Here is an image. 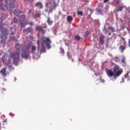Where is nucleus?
<instances>
[{"label": "nucleus", "mask_w": 130, "mask_h": 130, "mask_svg": "<svg viewBox=\"0 0 130 130\" xmlns=\"http://www.w3.org/2000/svg\"><path fill=\"white\" fill-rule=\"evenodd\" d=\"M122 73H123V70L120 68L118 65H115L114 67L113 71L111 70H108L107 75L108 77H113L114 79H116V78H118Z\"/></svg>", "instance_id": "nucleus-1"}, {"label": "nucleus", "mask_w": 130, "mask_h": 130, "mask_svg": "<svg viewBox=\"0 0 130 130\" xmlns=\"http://www.w3.org/2000/svg\"><path fill=\"white\" fill-rule=\"evenodd\" d=\"M23 45H20L19 44H16L15 45V48L17 49L16 52L11 53L10 56L12 57L14 60H18L20 58V49Z\"/></svg>", "instance_id": "nucleus-2"}, {"label": "nucleus", "mask_w": 130, "mask_h": 130, "mask_svg": "<svg viewBox=\"0 0 130 130\" xmlns=\"http://www.w3.org/2000/svg\"><path fill=\"white\" fill-rule=\"evenodd\" d=\"M42 47H44V46H47L48 49H50L51 48V40L49 38H43L42 39V42H41Z\"/></svg>", "instance_id": "nucleus-3"}, {"label": "nucleus", "mask_w": 130, "mask_h": 130, "mask_svg": "<svg viewBox=\"0 0 130 130\" xmlns=\"http://www.w3.org/2000/svg\"><path fill=\"white\" fill-rule=\"evenodd\" d=\"M5 8H6L7 10H8V9H9L10 11H12V9H14V8H15V6L14 5V4H10L8 7V5L4 6L3 4H1L0 5V9H1L2 11H4L5 10Z\"/></svg>", "instance_id": "nucleus-4"}, {"label": "nucleus", "mask_w": 130, "mask_h": 130, "mask_svg": "<svg viewBox=\"0 0 130 130\" xmlns=\"http://www.w3.org/2000/svg\"><path fill=\"white\" fill-rule=\"evenodd\" d=\"M46 28H47L46 25H44L43 27L38 25L36 27V29L37 30V31H39L40 32H42V33L45 34V30L44 29H46Z\"/></svg>", "instance_id": "nucleus-5"}, {"label": "nucleus", "mask_w": 130, "mask_h": 130, "mask_svg": "<svg viewBox=\"0 0 130 130\" xmlns=\"http://www.w3.org/2000/svg\"><path fill=\"white\" fill-rule=\"evenodd\" d=\"M21 57L22 58H25L27 59L29 56V51H25L24 49L22 50Z\"/></svg>", "instance_id": "nucleus-6"}, {"label": "nucleus", "mask_w": 130, "mask_h": 130, "mask_svg": "<svg viewBox=\"0 0 130 130\" xmlns=\"http://www.w3.org/2000/svg\"><path fill=\"white\" fill-rule=\"evenodd\" d=\"M25 18H26V16H25V15H22L20 17V24L21 25V28H24L25 26H26V23H25Z\"/></svg>", "instance_id": "nucleus-7"}, {"label": "nucleus", "mask_w": 130, "mask_h": 130, "mask_svg": "<svg viewBox=\"0 0 130 130\" xmlns=\"http://www.w3.org/2000/svg\"><path fill=\"white\" fill-rule=\"evenodd\" d=\"M31 45H32V44H31V43H29L25 45L23 47V49H25V51H29V49H30V47H31Z\"/></svg>", "instance_id": "nucleus-8"}, {"label": "nucleus", "mask_w": 130, "mask_h": 130, "mask_svg": "<svg viewBox=\"0 0 130 130\" xmlns=\"http://www.w3.org/2000/svg\"><path fill=\"white\" fill-rule=\"evenodd\" d=\"M105 38V37L103 35H101L100 37V43L101 44H104V39Z\"/></svg>", "instance_id": "nucleus-9"}, {"label": "nucleus", "mask_w": 130, "mask_h": 130, "mask_svg": "<svg viewBox=\"0 0 130 130\" xmlns=\"http://www.w3.org/2000/svg\"><path fill=\"white\" fill-rule=\"evenodd\" d=\"M1 33L2 34H3V35H4V36H6L7 35H8L9 32L8 30L6 29H3L2 31H1Z\"/></svg>", "instance_id": "nucleus-10"}, {"label": "nucleus", "mask_w": 130, "mask_h": 130, "mask_svg": "<svg viewBox=\"0 0 130 130\" xmlns=\"http://www.w3.org/2000/svg\"><path fill=\"white\" fill-rule=\"evenodd\" d=\"M126 48V47L120 45L119 47V50L122 52V53H123L124 50H125V49Z\"/></svg>", "instance_id": "nucleus-11"}, {"label": "nucleus", "mask_w": 130, "mask_h": 130, "mask_svg": "<svg viewBox=\"0 0 130 130\" xmlns=\"http://www.w3.org/2000/svg\"><path fill=\"white\" fill-rule=\"evenodd\" d=\"M33 29L31 27H28L25 29L23 30L24 32H27V33H31V32H32Z\"/></svg>", "instance_id": "nucleus-12"}, {"label": "nucleus", "mask_w": 130, "mask_h": 130, "mask_svg": "<svg viewBox=\"0 0 130 130\" xmlns=\"http://www.w3.org/2000/svg\"><path fill=\"white\" fill-rule=\"evenodd\" d=\"M36 7H40V9H43V6L42 5V3L41 2H38L35 5Z\"/></svg>", "instance_id": "nucleus-13"}, {"label": "nucleus", "mask_w": 130, "mask_h": 130, "mask_svg": "<svg viewBox=\"0 0 130 130\" xmlns=\"http://www.w3.org/2000/svg\"><path fill=\"white\" fill-rule=\"evenodd\" d=\"M6 68H4L1 71V73L3 75V76H6L7 74L6 73Z\"/></svg>", "instance_id": "nucleus-14"}, {"label": "nucleus", "mask_w": 130, "mask_h": 130, "mask_svg": "<svg viewBox=\"0 0 130 130\" xmlns=\"http://www.w3.org/2000/svg\"><path fill=\"white\" fill-rule=\"evenodd\" d=\"M53 6L51 8V12H52V10H53V9H55V8H56V7L58 6V4L56 3V2H53Z\"/></svg>", "instance_id": "nucleus-15"}, {"label": "nucleus", "mask_w": 130, "mask_h": 130, "mask_svg": "<svg viewBox=\"0 0 130 130\" xmlns=\"http://www.w3.org/2000/svg\"><path fill=\"white\" fill-rule=\"evenodd\" d=\"M21 13H22V12H18V11H17V10H15V11H14V15H15V16H17V17H19V16H20L19 14H21Z\"/></svg>", "instance_id": "nucleus-16"}, {"label": "nucleus", "mask_w": 130, "mask_h": 130, "mask_svg": "<svg viewBox=\"0 0 130 130\" xmlns=\"http://www.w3.org/2000/svg\"><path fill=\"white\" fill-rule=\"evenodd\" d=\"M35 51H36V46L33 45L31 46V52L35 53Z\"/></svg>", "instance_id": "nucleus-17"}, {"label": "nucleus", "mask_w": 130, "mask_h": 130, "mask_svg": "<svg viewBox=\"0 0 130 130\" xmlns=\"http://www.w3.org/2000/svg\"><path fill=\"white\" fill-rule=\"evenodd\" d=\"M124 9V6H121L119 7V8L117 9V12H122V10Z\"/></svg>", "instance_id": "nucleus-18"}, {"label": "nucleus", "mask_w": 130, "mask_h": 130, "mask_svg": "<svg viewBox=\"0 0 130 130\" xmlns=\"http://www.w3.org/2000/svg\"><path fill=\"white\" fill-rule=\"evenodd\" d=\"M48 25H51L53 22L51 21V19H50V17H48L47 21Z\"/></svg>", "instance_id": "nucleus-19"}, {"label": "nucleus", "mask_w": 130, "mask_h": 130, "mask_svg": "<svg viewBox=\"0 0 130 130\" xmlns=\"http://www.w3.org/2000/svg\"><path fill=\"white\" fill-rule=\"evenodd\" d=\"M67 20L68 22H71V21H73V17L72 16H67Z\"/></svg>", "instance_id": "nucleus-20"}, {"label": "nucleus", "mask_w": 130, "mask_h": 130, "mask_svg": "<svg viewBox=\"0 0 130 130\" xmlns=\"http://www.w3.org/2000/svg\"><path fill=\"white\" fill-rule=\"evenodd\" d=\"M114 60L116 61V62H119L120 61V59L118 57H115L114 58Z\"/></svg>", "instance_id": "nucleus-21"}, {"label": "nucleus", "mask_w": 130, "mask_h": 130, "mask_svg": "<svg viewBox=\"0 0 130 130\" xmlns=\"http://www.w3.org/2000/svg\"><path fill=\"white\" fill-rule=\"evenodd\" d=\"M75 40H76V41H80V39H81V37L80 36L77 35L74 38Z\"/></svg>", "instance_id": "nucleus-22"}, {"label": "nucleus", "mask_w": 130, "mask_h": 130, "mask_svg": "<svg viewBox=\"0 0 130 130\" xmlns=\"http://www.w3.org/2000/svg\"><path fill=\"white\" fill-rule=\"evenodd\" d=\"M42 49L41 50V53H43V52H45L46 50L45 49V46L42 47Z\"/></svg>", "instance_id": "nucleus-23"}, {"label": "nucleus", "mask_w": 130, "mask_h": 130, "mask_svg": "<svg viewBox=\"0 0 130 130\" xmlns=\"http://www.w3.org/2000/svg\"><path fill=\"white\" fill-rule=\"evenodd\" d=\"M122 63H123L124 64H126V62H125V57H123L122 58Z\"/></svg>", "instance_id": "nucleus-24"}, {"label": "nucleus", "mask_w": 130, "mask_h": 130, "mask_svg": "<svg viewBox=\"0 0 130 130\" xmlns=\"http://www.w3.org/2000/svg\"><path fill=\"white\" fill-rule=\"evenodd\" d=\"M51 7V2H48L46 4V7L47 8H48V7Z\"/></svg>", "instance_id": "nucleus-25"}, {"label": "nucleus", "mask_w": 130, "mask_h": 130, "mask_svg": "<svg viewBox=\"0 0 130 130\" xmlns=\"http://www.w3.org/2000/svg\"><path fill=\"white\" fill-rule=\"evenodd\" d=\"M109 30H110V31H112V32H114V27H112V26H110L109 27Z\"/></svg>", "instance_id": "nucleus-26"}, {"label": "nucleus", "mask_w": 130, "mask_h": 130, "mask_svg": "<svg viewBox=\"0 0 130 130\" xmlns=\"http://www.w3.org/2000/svg\"><path fill=\"white\" fill-rule=\"evenodd\" d=\"M78 15H80V16H83V11H78Z\"/></svg>", "instance_id": "nucleus-27"}, {"label": "nucleus", "mask_w": 130, "mask_h": 130, "mask_svg": "<svg viewBox=\"0 0 130 130\" xmlns=\"http://www.w3.org/2000/svg\"><path fill=\"white\" fill-rule=\"evenodd\" d=\"M10 39H12V40H13V41H17V39L14 36L11 37Z\"/></svg>", "instance_id": "nucleus-28"}, {"label": "nucleus", "mask_w": 130, "mask_h": 130, "mask_svg": "<svg viewBox=\"0 0 130 130\" xmlns=\"http://www.w3.org/2000/svg\"><path fill=\"white\" fill-rule=\"evenodd\" d=\"M85 37H88L89 36V31H87L84 35Z\"/></svg>", "instance_id": "nucleus-29"}, {"label": "nucleus", "mask_w": 130, "mask_h": 130, "mask_svg": "<svg viewBox=\"0 0 130 130\" xmlns=\"http://www.w3.org/2000/svg\"><path fill=\"white\" fill-rule=\"evenodd\" d=\"M128 75L129 73H127L125 75H124V77L125 78V79H126V78H127L128 77Z\"/></svg>", "instance_id": "nucleus-30"}, {"label": "nucleus", "mask_w": 130, "mask_h": 130, "mask_svg": "<svg viewBox=\"0 0 130 130\" xmlns=\"http://www.w3.org/2000/svg\"><path fill=\"white\" fill-rule=\"evenodd\" d=\"M36 17H37L38 18L40 17V14H38V13H37L36 14Z\"/></svg>", "instance_id": "nucleus-31"}, {"label": "nucleus", "mask_w": 130, "mask_h": 130, "mask_svg": "<svg viewBox=\"0 0 130 130\" xmlns=\"http://www.w3.org/2000/svg\"><path fill=\"white\" fill-rule=\"evenodd\" d=\"M3 27H4V24H3V23H1L0 24V28H3Z\"/></svg>", "instance_id": "nucleus-32"}, {"label": "nucleus", "mask_w": 130, "mask_h": 130, "mask_svg": "<svg viewBox=\"0 0 130 130\" xmlns=\"http://www.w3.org/2000/svg\"><path fill=\"white\" fill-rule=\"evenodd\" d=\"M60 50H61L62 53H64V51L63 50V49L62 48H60Z\"/></svg>", "instance_id": "nucleus-33"}, {"label": "nucleus", "mask_w": 130, "mask_h": 130, "mask_svg": "<svg viewBox=\"0 0 130 130\" xmlns=\"http://www.w3.org/2000/svg\"><path fill=\"white\" fill-rule=\"evenodd\" d=\"M14 23H18V21L16 20L15 17H14Z\"/></svg>", "instance_id": "nucleus-34"}, {"label": "nucleus", "mask_w": 130, "mask_h": 130, "mask_svg": "<svg viewBox=\"0 0 130 130\" xmlns=\"http://www.w3.org/2000/svg\"><path fill=\"white\" fill-rule=\"evenodd\" d=\"M29 25H30V26H32V25H33V22H29Z\"/></svg>", "instance_id": "nucleus-35"}, {"label": "nucleus", "mask_w": 130, "mask_h": 130, "mask_svg": "<svg viewBox=\"0 0 130 130\" xmlns=\"http://www.w3.org/2000/svg\"><path fill=\"white\" fill-rule=\"evenodd\" d=\"M128 43V45L129 47H130V39H129Z\"/></svg>", "instance_id": "nucleus-36"}, {"label": "nucleus", "mask_w": 130, "mask_h": 130, "mask_svg": "<svg viewBox=\"0 0 130 130\" xmlns=\"http://www.w3.org/2000/svg\"><path fill=\"white\" fill-rule=\"evenodd\" d=\"M100 82L101 83H104V82H105V81H104V80H102Z\"/></svg>", "instance_id": "nucleus-37"}, {"label": "nucleus", "mask_w": 130, "mask_h": 130, "mask_svg": "<svg viewBox=\"0 0 130 130\" xmlns=\"http://www.w3.org/2000/svg\"><path fill=\"white\" fill-rule=\"evenodd\" d=\"M109 0H104V3H107Z\"/></svg>", "instance_id": "nucleus-38"}, {"label": "nucleus", "mask_w": 130, "mask_h": 130, "mask_svg": "<svg viewBox=\"0 0 130 130\" xmlns=\"http://www.w3.org/2000/svg\"><path fill=\"white\" fill-rule=\"evenodd\" d=\"M31 12H32V10H29V11H28V13L30 14L31 13Z\"/></svg>", "instance_id": "nucleus-39"}, {"label": "nucleus", "mask_w": 130, "mask_h": 130, "mask_svg": "<svg viewBox=\"0 0 130 130\" xmlns=\"http://www.w3.org/2000/svg\"><path fill=\"white\" fill-rule=\"evenodd\" d=\"M37 44H38V45H39V40H38Z\"/></svg>", "instance_id": "nucleus-40"}, {"label": "nucleus", "mask_w": 130, "mask_h": 130, "mask_svg": "<svg viewBox=\"0 0 130 130\" xmlns=\"http://www.w3.org/2000/svg\"><path fill=\"white\" fill-rule=\"evenodd\" d=\"M7 2H8V1L5 0V3H6V4H7Z\"/></svg>", "instance_id": "nucleus-41"}, {"label": "nucleus", "mask_w": 130, "mask_h": 130, "mask_svg": "<svg viewBox=\"0 0 130 130\" xmlns=\"http://www.w3.org/2000/svg\"><path fill=\"white\" fill-rule=\"evenodd\" d=\"M1 2H3V0H0V3H1Z\"/></svg>", "instance_id": "nucleus-42"}, {"label": "nucleus", "mask_w": 130, "mask_h": 130, "mask_svg": "<svg viewBox=\"0 0 130 130\" xmlns=\"http://www.w3.org/2000/svg\"><path fill=\"white\" fill-rule=\"evenodd\" d=\"M108 35L110 36L111 35V34H109Z\"/></svg>", "instance_id": "nucleus-43"}, {"label": "nucleus", "mask_w": 130, "mask_h": 130, "mask_svg": "<svg viewBox=\"0 0 130 130\" xmlns=\"http://www.w3.org/2000/svg\"><path fill=\"white\" fill-rule=\"evenodd\" d=\"M128 80H129V81H130V77H129Z\"/></svg>", "instance_id": "nucleus-44"}, {"label": "nucleus", "mask_w": 130, "mask_h": 130, "mask_svg": "<svg viewBox=\"0 0 130 130\" xmlns=\"http://www.w3.org/2000/svg\"><path fill=\"white\" fill-rule=\"evenodd\" d=\"M122 39H123V40H124V39L123 38Z\"/></svg>", "instance_id": "nucleus-45"}, {"label": "nucleus", "mask_w": 130, "mask_h": 130, "mask_svg": "<svg viewBox=\"0 0 130 130\" xmlns=\"http://www.w3.org/2000/svg\"><path fill=\"white\" fill-rule=\"evenodd\" d=\"M72 61H74V60H72Z\"/></svg>", "instance_id": "nucleus-46"}]
</instances>
